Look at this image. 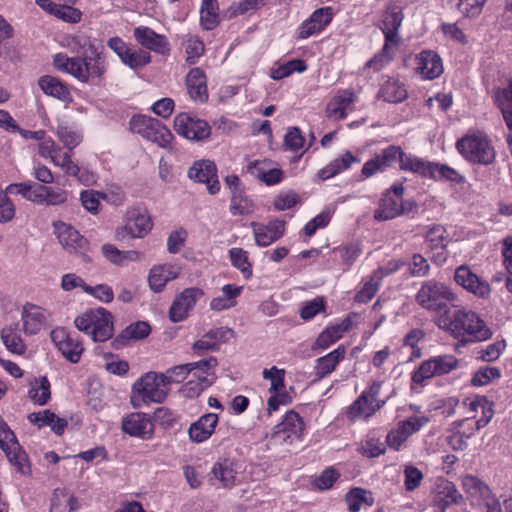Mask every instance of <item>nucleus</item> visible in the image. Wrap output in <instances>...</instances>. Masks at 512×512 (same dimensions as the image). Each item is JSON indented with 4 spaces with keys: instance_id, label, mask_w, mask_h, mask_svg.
I'll return each mask as SVG.
<instances>
[{
    "instance_id": "obj_1",
    "label": "nucleus",
    "mask_w": 512,
    "mask_h": 512,
    "mask_svg": "<svg viewBox=\"0 0 512 512\" xmlns=\"http://www.w3.org/2000/svg\"><path fill=\"white\" fill-rule=\"evenodd\" d=\"M77 44L83 49V57L56 54L53 59L54 67L82 83H87L90 78H101L108 66L104 46L98 40L87 36L77 37Z\"/></svg>"
},
{
    "instance_id": "obj_2",
    "label": "nucleus",
    "mask_w": 512,
    "mask_h": 512,
    "mask_svg": "<svg viewBox=\"0 0 512 512\" xmlns=\"http://www.w3.org/2000/svg\"><path fill=\"white\" fill-rule=\"evenodd\" d=\"M437 325L457 339L462 346L492 337V331L485 321L476 312L461 306L455 307L448 314H442Z\"/></svg>"
},
{
    "instance_id": "obj_3",
    "label": "nucleus",
    "mask_w": 512,
    "mask_h": 512,
    "mask_svg": "<svg viewBox=\"0 0 512 512\" xmlns=\"http://www.w3.org/2000/svg\"><path fill=\"white\" fill-rule=\"evenodd\" d=\"M169 391L170 387H168L165 374L150 371L133 384L130 403L135 409H140L151 403H162Z\"/></svg>"
},
{
    "instance_id": "obj_4",
    "label": "nucleus",
    "mask_w": 512,
    "mask_h": 512,
    "mask_svg": "<svg viewBox=\"0 0 512 512\" xmlns=\"http://www.w3.org/2000/svg\"><path fill=\"white\" fill-rule=\"evenodd\" d=\"M457 300L456 293L445 283L430 279L422 282L415 301L424 310L432 313L448 314L449 303Z\"/></svg>"
},
{
    "instance_id": "obj_5",
    "label": "nucleus",
    "mask_w": 512,
    "mask_h": 512,
    "mask_svg": "<svg viewBox=\"0 0 512 512\" xmlns=\"http://www.w3.org/2000/svg\"><path fill=\"white\" fill-rule=\"evenodd\" d=\"M74 324L76 328L90 336L94 342H104L113 335V317L105 308L89 309L78 315Z\"/></svg>"
},
{
    "instance_id": "obj_6",
    "label": "nucleus",
    "mask_w": 512,
    "mask_h": 512,
    "mask_svg": "<svg viewBox=\"0 0 512 512\" xmlns=\"http://www.w3.org/2000/svg\"><path fill=\"white\" fill-rule=\"evenodd\" d=\"M459 153L469 162L489 165L496 156L494 147L483 134H469L456 143Z\"/></svg>"
},
{
    "instance_id": "obj_7",
    "label": "nucleus",
    "mask_w": 512,
    "mask_h": 512,
    "mask_svg": "<svg viewBox=\"0 0 512 512\" xmlns=\"http://www.w3.org/2000/svg\"><path fill=\"white\" fill-rule=\"evenodd\" d=\"M124 222V225L118 227L115 231V239L118 241L143 238L153 227L150 215L145 209L140 207H130L127 209Z\"/></svg>"
},
{
    "instance_id": "obj_8",
    "label": "nucleus",
    "mask_w": 512,
    "mask_h": 512,
    "mask_svg": "<svg viewBox=\"0 0 512 512\" xmlns=\"http://www.w3.org/2000/svg\"><path fill=\"white\" fill-rule=\"evenodd\" d=\"M129 125L133 133L156 143L161 148H168L173 140L171 131L158 119L143 115L134 116Z\"/></svg>"
},
{
    "instance_id": "obj_9",
    "label": "nucleus",
    "mask_w": 512,
    "mask_h": 512,
    "mask_svg": "<svg viewBox=\"0 0 512 512\" xmlns=\"http://www.w3.org/2000/svg\"><path fill=\"white\" fill-rule=\"evenodd\" d=\"M381 382L374 381L368 389L348 407L346 415L351 421L368 419L385 404L384 400H378Z\"/></svg>"
},
{
    "instance_id": "obj_10",
    "label": "nucleus",
    "mask_w": 512,
    "mask_h": 512,
    "mask_svg": "<svg viewBox=\"0 0 512 512\" xmlns=\"http://www.w3.org/2000/svg\"><path fill=\"white\" fill-rule=\"evenodd\" d=\"M53 226L54 234L60 245L70 254H75L87 261V252L89 250L87 239L70 224L58 221Z\"/></svg>"
},
{
    "instance_id": "obj_11",
    "label": "nucleus",
    "mask_w": 512,
    "mask_h": 512,
    "mask_svg": "<svg viewBox=\"0 0 512 512\" xmlns=\"http://www.w3.org/2000/svg\"><path fill=\"white\" fill-rule=\"evenodd\" d=\"M304 429L301 417L294 411H289L282 422L274 427L271 434V442L274 445L293 444L300 440Z\"/></svg>"
},
{
    "instance_id": "obj_12",
    "label": "nucleus",
    "mask_w": 512,
    "mask_h": 512,
    "mask_svg": "<svg viewBox=\"0 0 512 512\" xmlns=\"http://www.w3.org/2000/svg\"><path fill=\"white\" fill-rule=\"evenodd\" d=\"M0 448L4 451L9 461L13 463L18 471L26 473L28 470V460L24 451H22L14 433L10 430L3 418L0 416Z\"/></svg>"
},
{
    "instance_id": "obj_13",
    "label": "nucleus",
    "mask_w": 512,
    "mask_h": 512,
    "mask_svg": "<svg viewBox=\"0 0 512 512\" xmlns=\"http://www.w3.org/2000/svg\"><path fill=\"white\" fill-rule=\"evenodd\" d=\"M175 131L188 140L200 141L209 137L211 128L204 120L189 113H179L174 118Z\"/></svg>"
},
{
    "instance_id": "obj_14",
    "label": "nucleus",
    "mask_w": 512,
    "mask_h": 512,
    "mask_svg": "<svg viewBox=\"0 0 512 512\" xmlns=\"http://www.w3.org/2000/svg\"><path fill=\"white\" fill-rule=\"evenodd\" d=\"M51 340L61 354L71 363H78L84 351L80 340L66 329L58 327L52 330Z\"/></svg>"
},
{
    "instance_id": "obj_15",
    "label": "nucleus",
    "mask_w": 512,
    "mask_h": 512,
    "mask_svg": "<svg viewBox=\"0 0 512 512\" xmlns=\"http://www.w3.org/2000/svg\"><path fill=\"white\" fill-rule=\"evenodd\" d=\"M204 295L200 288L190 287L184 289L180 295H178L170 309L169 319L174 322H180L187 318L189 312L194 308L197 301Z\"/></svg>"
},
{
    "instance_id": "obj_16",
    "label": "nucleus",
    "mask_w": 512,
    "mask_h": 512,
    "mask_svg": "<svg viewBox=\"0 0 512 512\" xmlns=\"http://www.w3.org/2000/svg\"><path fill=\"white\" fill-rule=\"evenodd\" d=\"M211 474L221 487L230 489L241 483L243 476L241 465L231 459H219L212 467Z\"/></svg>"
},
{
    "instance_id": "obj_17",
    "label": "nucleus",
    "mask_w": 512,
    "mask_h": 512,
    "mask_svg": "<svg viewBox=\"0 0 512 512\" xmlns=\"http://www.w3.org/2000/svg\"><path fill=\"white\" fill-rule=\"evenodd\" d=\"M188 177L191 180L205 183L208 192L212 195L220 190V183L217 179V168L214 162L210 160H200L195 162L188 170Z\"/></svg>"
},
{
    "instance_id": "obj_18",
    "label": "nucleus",
    "mask_w": 512,
    "mask_h": 512,
    "mask_svg": "<svg viewBox=\"0 0 512 512\" xmlns=\"http://www.w3.org/2000/svg\"><path fill=\"white\" fill-rule=\"evenodd\" d=\"M50 314L40 306L26 303L21 311L23 331L26 335L39 333L47 324Z\"/></svg>"
},
{
    "instance_id": "obj_19",
    "label": "nucleus",
    "mask_w": 512,
    "mask_h": 512,
    "mask_svg": "<svg viewBox=\"0 0 512 512\" xmlns=\"http://www.w3.org/2000/svg\"><path fill=\"white\" fill-rule=\"evenodd\" d=\"M122 430L130 436L148 440L154 434V425L147 414L134 412L123 419Z\"/></svg>"
},
{
    "instance_id": "obj_20",
    "label": "nucleus",
    "mask_w": 512,
    "mask_h": 512,
    "mask_svg": "<svg viewBox=\"0 0 512 512\" xmlns=\"http://www.w3.org/2000/svg\"><path fill=\"white\" fill-rule=\"evenodd\" d=\"M462 495L454 483L448 480H440L436 484L432 504L435 512H445L446 509L462 501Z\"/></svg>"
},
{
    "instance_id": "obj_21",
    "label": "nucleus",
    "mask_w": 512,
    "mask_h": 512,
    "mask_svg": "<svg viewBox=\"0 0 512 512\" xmlns=\"http://www.w3.org/2000/svg\"><path fill=\"white\" fill-rule=\"evenodd\" d=\"M402 151L399 147L389 146L373 159L367 161L363 168L362 174L369 178L378 172H383L396 162H401Z\"/></svg>"
},
{
    "instance_id": "obj_22",
    "label": "nucleus",
    "mask_w": 512,
    "mask_h": 512,
    "mask_svg": "<svg viewBox=\"0 0 512 512\" xmlns=\"http://www.w3.org/2000/svg\"><path fill=\"white\" fill-rule=\"evenodd\" d=\"M467 417L464 419L465 422L471 418H475L479 412L482 417L476 421V430H480L485 427L493 417L494 411L492 409V403L485 397L476 395L472 398H467L463 402Z\"/></svg>"
},
{
    "instance_id": "obj_23",
    "label": "nucleus",
    "mask_w": 512,
    "mask_h": 512,
    "mask_svg": "<svg viewBox=\"0 0 512 512\" xmlns=\"http://www.w3.org/2000/svg\"><path fill=\"white\" fill-rule=\"evenodd\" d=\"M454 280L458 285L479 297H485L490 293L489 284L480 280L466 265L459 266L455 270Z\"/></svg>"
},
{
    "instance_id": "obj_24",
    "label": "nucleus",
    "mask_w": 512,
    "mask_h": 512,
    "mask_svg": "<svg viewBox=\"0 0 512 512\" xmlns=\"http://www.w3.org/2000/svg\"><path fill=\"white\" fill-rule=\"evenodd\" d=\"M135 40L144 48L158 54L169 52V42L164 35L157 34L146 26H138L134 29Z\"/></svg>"
},
{
    "instance_id": "obj_25",
    "label": "nucleus",
    "mask_w": 512,
    "mask_h": 512,
    "mask_svg": "<svg viewBox=\"0 0 512 512\" xmlns=\"http://www.w3.org/2000/svg\"><path fill=\"white\" fill-rule=\"evenodd\" d=\"M402 21L403 14L399 7L391 6L386 9L379 25L384 34L385 42L393 43L395 46L399 45L400 37L398 35V29Z\"/></svg>"
},
{
    "instance_id": "obj_26",
    "label": "nucleus",
    "mask_w": 512,
    "mask_h": 512,
    "mask_svg": "<svg viewBox=\"0 0 512 512\" xmlns=\"http://www.w3.org/2000/svg\"><path fill=\"white\" fill-rule=\"evenodd\" d=\"M257 245L266 247L280 239L285 231V222L279 219L271 220L267 225L252 224Z\"/></svg>"
},
{
    "instance_id": "obj_27",
    "label": "nucleus",
    "mask_w": 512,
    "mask_h": 512,
    "mask_svg": "<svg viewBox=\"0 0 512 512\" xmlns=\"http://www.w3.org/2000/svg\"><path fill=\"white\" fill-rule=\"evenodd\" d=\"M231 334L232 330L225 327L211 329L193 344L192 349L197 355H203L207 351L217 350L219 344L225 342Z\"/></svg>"
},
{
    "instance_id": "obj_28",
    "label": "nucleus",
    "mask_w": 512,
    "mask_h": 512,
    "mask_svg": "<svg viewBox=\"0 0 512 512\" xmlns=\"http://www.w3.org/2000/svg\"><path fill=\"white\" fill-rule=\"evenodd\" d=\"M218 423V415L207 413L201 416L196 422L192 423L188 429V435L192 442L202 443L209 439L213 434Z\"/></svg>"
},
{
    "instance_id": "obj_29",
    "label": "nucleus",
    "mask_w": 512,
    "mask_h": 512,
    "mask_svg": "<svg viewBox=\"0 0 512 512\" xmlns=\"http://www.w3.org/2000/svg\"><path fill=\"white\" fill-rule=\"evenodd\" d=\"M461 484L471 506L473 507L481 504V502L493 494L490 488L483 481L471 474L463 476Z\"/></svg>"
},
{
    "instance_id": "obj_30",
    "label": "nucleus",
    "mask_w": 512,
    "mask_h": 512,
    "mask_svg": "<svg viewBox=\"0 0 512 512\" xmlns=\"http://www.w3.org/2000/svg\"><path fill=\"white\" fill-rule=\"evenodd\" d=\"M38 85L47 96L56 98L66 104L73 101L69 87L56 77L44 75L39 78Z\"/></svg>"
},
{
    "instance_id": "obj_31",
    "label": "nucleus",
    "mask_w": 512,
    "mask_h": 512,
    "mask_svg": "<svg viewBox=\"0 0 512 512\" xmlns=\"http://www.w3.org/2000/svg\"><path fill=\"white\" fill-rule=\"evenodd\" d=\"M417 71L424 79H435L443 73L441 58L432 51H422L416 58Z\"/></svg>"
},
{
    "instance_id": "obj_32",
    "label": "nucleus",
    "mask_w": 512,
    "mask_h": 512,
    "mask_svg": "<svg viewBox=\"0 0 512 512\" xmlns=\"http://www.w3.org/2000/svg\"><path fill=\"white\" fill-rule=\"evenodd\" d=\"M186 87L191 99L195 102L204 103L208 99L206 76L199 68H192L186 76Z\"/></svg>"
},
{
    "instance_id": "obj_33",
    "label": "nucleus",
    "mask_w": 512,
    "mask_h": 512,
    "mask_svg": "<svg viewBox=\"0 0 512 512\" xmlns=\"http://www.w3.org/2000/svg\"><path fill=\"white\" fill-rule=\"evenodd\" d=\"M406 208L399 197H392L387 191L380 200L378 209L374 212V218L378 221H386L404 214Z\"/></svg>"
},
{
    "instance_id": "obj_34",
    "label": "nucleus",
    "mask_w": 512,
    "mask_h": 512,
    "mask_svg": "<svg viewBox=\"0 0 512 512\" xmlns=\"http://www.w3.org/2000/svg\"><path fill=\"white\" fill-rule=\"evenodd\" d=\"M355 99L356 95L353 91H341L328 103L326 108L327 116L336 120L343 119L347 112L352 109Z\"/></svg>"
},
{
    "instance_id": "obj_35",
    "label": "nucleus",
    "mask_w": 512,
    "mask_h": 512,
    "mask_svg": "<svg viewBox=\"0 0 512 512\" xmlns=\"http://www.w3.org/2000/svg\"><path fill=\"white\" fill-rule=\"evenodd\" d=\"M179 268L172 264L154 266L149 273V286L152 291L160 292L165 285L178 277Z\"/></svg>"
},
{
    "instance_id": "obj_36",
    "label": "nucleus",
    "mask_w": 512,
    "mask_h": 512,
    "mask_svg": "<svg viewBox=\"0 0 512 512\" xmlns=\"http://www.w3.org/2000/svg\"><path fill=\"white\" fill-rule=\"evenodd\" d=\"M28 420L34 425H37L38 428L50 426L51 430L57 435H62L67 427V421L64 418L58 417L55 413L47 409L30 413Z\"/></svg>"
},
{
    "instance_id": "obj_37",
    "label": "nucleus",
    "mask_w": 512,
    "mask_h": 512,
    "mask_svg": "<svg viewBox=\"0 0 512 512\" xmlns=\"http://www.w3.org/2000/svg\"><path fill=\"white\" fill-rule=\"evenodd\" d=\"M0 338L8 351L13 354H25L27 347L21 338L17 323H13L2 328Z\"/></svg>"
},
{
    "instance_id": "obj_38",
    "label": "nucleus",
    "mask_w": 512,
    "mask_h": 512,
    "mask_svg": "<svg viewBox=\"0 0 512 512\" xmlns=\"http://www.w3.org/2000/svg\"><path fill=\"white\" fill-rule=\"evenodd\" d=\"M351 326V320L346 318L341 323L327 327L323 332L319 334L317 337L313 349H326L331 344L340 339L344 332L349 330Z\"/></svg>"
},
{
    "instance_id": "obj_39",
    "label": "nucleus",
    "mask_w": 512,
    "mask_h": 512,
    "mask_svg": "<svg viewBox=\"0 0 512 512\" xmlns=\"http://www.w3.org/2000/svg\"><path fill=\"white\" fill-rule=\"evenodd\" d=\"M346 353L345 348L340 345L327 355L320 357L316 360L315 374L318 378H324L332 373L338 363L344 358Z\"/></svg>"
},
{
    "instance_id": "obj_40",
    "label": "nucleus",
    "mask_w": 512,
    "mask_h": 512,
    "mask_svg": "<svg viewBox=\"0 0 512 512\" xmlns=\"http://www.w3.org/2000/svg\"><path fill=\"white\" fill-rule=\"evenodd\" d=\"M425 240L431 251H437V256L445 259L444 252L448 244V235L442 225L433 224L429 226L425 233Z\"/></svg>"
},
{
    "instance_id": "obj_41",
    "label": "nucleus",
    "mask_w": 512,
    "mask_h": 512,
    "mask_svg": "<svg viewBox=\"0 0 512 512\" xmlns=\"http://www.w3.org/2000/svg\"><path fill=\"white\" fill-rule=\"evenodd\" d=\"M360 159L355 157L351 152H345L341 157L334 159L327 166L321 169L318 176L322 180L329 179L336 174L348 169L353 163H359Z\"/></svg>"
},
{
    "instance_id": "obj_42",
    "label": "nucleus",
    "mask_w": 512,
    "mask_h": 512,
    "mask_svg": "<svg viewBox=\"0 0 512 512\" xmlns=\"http://www.w3.org/2000/svg\"><path fill=\"white\" fill-rule=\"evenodd\" d=\"M380 97L390 103H399L407 98V90L397 79L388 78L381 86Z\"/></svg>"
},
{
    "instance_id": "obj_43",
    "label": "nucleus",
    "mask_w": 512,
    "mask_h": 512,
    "mask_svg": "<svg viewBox=\"0 0 512 512\" xmlns=\"http://www.w3.org/2000/svg\"><path fill=\"white\" fill-rule=\"evenodd\" d=\"M345 501L350 512H359L363 506H372L374 497L370 491L356 487L346 494Z\"/></svg>"
},
{
    "instance_id": "obj_44",
    "label": "nucleus",
    "mask_w": 512,
    "mask_h": 512,
    "mask_svg": "<svg viewBox=\"0 0 512 512\" xmlns=\"http://www.w3.org/2000/svg\"><path fill=\"white\" fill-rule=\"evenodd\" d=\"M242 287L232 284L224 285L222 295L214 297L210 302V308L214 311L229 309L235 305V298L241 293Z\"/></svg>"
},
{
    "instance_id": "obj_45",
    "label": "nucleus",
    "mask_w": 512,
    "mask_h": 512,
    "mask_svg": "<svg viewBox=\"0 0 512 512\" xmlns=\"http://www.w3.org/2000/svg\"><path fill=\"white\" fill-rule=\"evenodd\" d=\"M102 253L107 260L116 265H123L129 261H138L141 253L135 250L120 251L112 244H104L101 247Z\"/></svg>"
},
{
    "instance_id": "obj_46",
    "label": "nucleus",
    "mask_w": 512,
    "mask_h": 512,
    "mask_svg": "<svg viewBox=\"0 0 512 512\" xmlns=\"http://www.w3.org/2000/svg\"><path fill=\"white\" fill-rule=\"evenodd\" d=\"M433 162H427L421 158L413 155H406L402 152L400 168L417 173L423 177H430L432 172Z\"/></svg>"
},
{
    "instance_id": "obj_47",
    "label": "nucleus",
    "mask_w": 512,
    "mask_h": 512,
    "mask_svg": "<svg viewBox=\"0 0 512 512\" xmlns=\"http://www.w3.org/2000/svg\"><path fill=\"white\" fill-rule=\"evenodd\" d=\"M465 420H459L452 423L450 432L446 441L451 449L454 451H462L468 447V440L473 436V431L466 433L460 431V427L464 424Z\"/></svg>"
},
{
    "instance_id": "obj_48",
    "label": "nucleus",
    "mask_w": 512,
    "mask_h": 512,
    "mask_svg": "<svg viewBox=\"0 0 512 512\" xmlns=\"http://www.w3.org/2000/svg\"><path fill=\"white\" fill-rule=\"evenodd\" d=\"M77 500L66 491L56 489L51 499L50 512H71L77 509Z\"/></svg>"
},
{
    "instance_id": "obj_49",
    "label": "nucleus",
    "mask_w": 512,
    "mask_h": 512,
    "mask_svg": "<svg viewBox=\"0 0 512 512\" xmlns=\"http://www.w3.org/2000/svg\"><path fill=\"white\" fill-rule=\"evenodd\" d=\"M200 20L206 30H212L218 25L219 13L216 0H202Z\"/></svg>"
},
{
    "instance_id": "obj_50",
    "label": "nucleus",
    "mask_w": 512,
    "mask_h": 512,
    "mask_svg": "<svg viewBox=\"0 0 512 512\" xmlns=\"http://www.w3.org/2000/svg\"><path fill=\"white\" fill-rule=\"evenodd\" d=\"M30 399L38 405H45L51 398L50 383L47 377H40L31 383Z\"/></svg>"
},
{
    "instance_id": "obj_51",
    "label": "nucleus",
    "mask_w": 512,
    "mask_h": 512,
    "mask_svg": "<svg viewBox=\"0 0 512 512\" xmlns=\"http://www.w3.org/2000/svg\"><path fill=\"white\" fill-rule=\"evenodd\" d=\"M215 379L216 377L204 376L195 372L193 378L184 385L183 392L189 398L197 397L204 389L211 386Z\"/></svg>"
},
{
    "instance_id": "obj_52",
    "label": "nucleus",
    "mask_w": 512,
    "mask_h": 512,
    "mask_svg": "<svg viewBox=\"0 0 512 512\" xmlns=\"http://www.w3.org/2000/svg\"><path fill=\"white\" fill-rule=\"evenodd\" d=\"M56 135L63 146L69 151L75 149L83 139L79 131L65 125L57 127Z\"/></svg>"
},
{
    "instance_id": "obj_53",
    "label": "nucleus",
    "mask_w": 512,
    "mask_h": 512,
    "mask_svg": "<svg viewBox=\"0 0 512 512\" xmlns=\"http://www.w3.org/2000/svg\"><path fill=\"white\" fill-rule=\"evenodd\" d=\"M396 47L393 43L384 42L381 51L366 63V67L380 71L392 60Z\"/></svg>"
},
{
    "instance_id": "obj_54",
    "label": "nucleus",
    "mask_w": 512,
    "mask_h": 512,
    "mask_svg": "<svg viewBox=\"0 0 512 512\" xmlns=\"http://www.w3.org/2000/svg\"><path fill=\"white\" fill-rule=\"evenodd\" d=\"M121 61L131 69H137L150 63L151 56L143 50H133L130 47L119 57Z\"/></svg>"
},
{
    "instance_id": "obj_55",
    "label": "nucleus",
    "mask_w": 512,
    "mask_h": 512,
    "mask_svg": "<svg viewBox=\"0 0 512 512\" xmlns=\"http://www.w3.org/2000/svg\"><path fill=\"white\" fill-rule=\"evenodd\" d=\"M150 333V326L146 322H137L128 326L116 339V343L124 344L126 340L142 339Z\"/></svg>"
},
{
    "instance_id": "obj_56",
    "label": "nucleus",
    "mask_w": 512,
    "mask_h": 512,
    "mask_svg": "<svg viewBox=\"0 0 512 512\" xmlns=\"http://www.w3.org/2000/svg\"><path fill=\"white\" fill-rule=\"evenodd\" d=\"M254 204L251 199L243 195L242 191H233L230 204L232 215H245L253 212Z\"/></svg>"
},
{
    "instance_id": "obj_57",
    "label": "nucleus",
    "mask_w": 512,
    "mask_h": 512,
    "mask_svg": "<svg viewBox=\"0 0 512 512\" xmlns=\"http://www.w3.org/2000/svg\"><path fill=\"white\" fill-rule=\"evenodd\" d=\"M307 69L306 63L301 59H293L279 66L272 71L271 77L274 80H281L290 76L293 72L302 73Z\"/></svg>"
},
{
    "instance_id": "obj_58",
    "label": "nucleus",
    "mask_w": 512,
    "mask_h": 512,
    "mask_svg": "<svg viewBox=\"0 0 512 512\" xmlns=\"http://www.w3.org/2000/svg\"><path fill=\"white\" fill-rule=\"evenodd\" d=\"M432 172L433 174H431L430 178L436 180H448L456 183L464 180L458 171L445 164L433 163Z\"/></svg>"
},
{
    "instance_id": "obj_59",
    "label": "nucleus",
    "mask_w": 512,
    "mask_h": 512,
    "mask_svg": "<svg viewBox=\"0 0 512 512\" xmlns=\"http://www.w3.org/2000/svg\"><path fill=\"white\" fill-rule=\"evenodd\" d=\"M100 199L110 200L108 195L95 190H85L80 194L82 206L91 213H97L100 205Z\"/></svg>"
},
{
    "instance_id": "obj_60",
    "label": "nucleus",
    "mask_w": 512,
    "mask_h": 512,
    "mask_svg": "<svg viewBox=\"0 0 512 512\" xmlns=\"http://www.w3.org/2000/svg\"><path fill=\"white\" fill-rule=\"evenodd\" d=\"M52 163L60 167L63 172L68 176L78 175L79 166L73 162L69 152H63L62 149L54 155Z\"/></svg>"
},
{
    "instance_id": "obj_61",
    "label": "nucleus",
    "mask_w": 512,
    "mask_h": 512,
    "mask_svg": "<svg viewBox=\"0 0 512 512\" xmlns=\"http://www.w3.org/2000/svg\"><path fill=\"white\" fill-rule=\"evenodd\" d=\"M262 374L264 379L270 380L269 391L271 393L280 392L284 389V369H279L276 366H273L270 369H264Z\"/></svg>"
},
{
    "instance_id": "obj_62",
    "label": "nucleus",
    "mask_w": 512,
    "mask_h": 512,
    "mask_svg": "<svg viewBox=\"0 0 512 512\" xmlns=\"http://www.w3.org/2000/svg\"><path fill=\"white\" fill-rule=\"evenodd\" d=\"M341 257L342 263L350 268L362 253L361 244L352 242L336 249Z\"/></svg>"
},
{
    "instance_id": "obj_63",
    "label": "nucleus",
    "mask_w": 512,
    "mask_h": 512,
    "mask_svg": "<svg viewBox=\"0 0 512 512\" xmlns=\"http://www.w3.org/2000/svg\"><path fill=\"white\" fill-rule=\"evenodd\" d=\"M501 372L497 367L480 368L473 376L471 382L474 386H484L500 378Z\"/></svg>"
},
{
    "instance_id": "obj_64",
    "label": "nucleus",
    "mask_w": 512,
    "mask_h": 512,
    "mask_svg": "<svg viewBox=\"0 0 512 512\" xmlns=\"http://www.w3.org/2000/svg\"><path fill=\"white\" fill-rule=\"evenodd\" d=\"M437 376L434 362L432 358L426 361H423L417 370H415L412 374V381L415 384L422 385L427 379Z\"/></svg>"
}]
</instances>
